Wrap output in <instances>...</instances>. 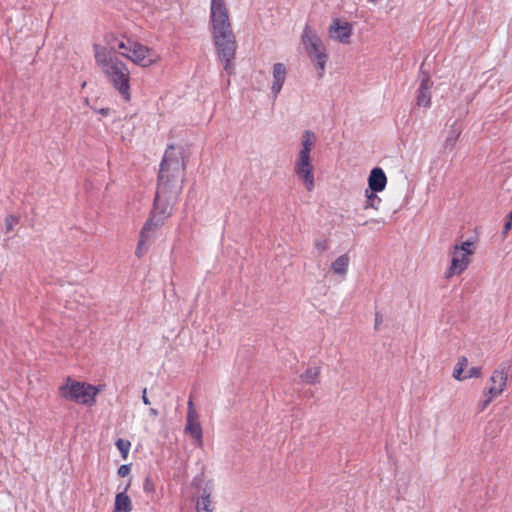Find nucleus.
<instances>
[{
    "instance_id": "obj_19",
    "label": "nucleus",
    "mask_w": 512,
    "mask_h": 512,
    "mask_svg": "<svg viewBox=\"0 0 512 512\" xmlns=\"http://www.w3.org/2000/svg\"><path fill=\"white\" fill-rule=\"evenodd\" d=\"M211 495L212 486L208 483L203 489L200 500L197 503L198 512H213Z\"/></svg>"
},
{
    "instance_id": "obj_28",
    "label": "nucleus",
    "mask_w": 512,
    "mask_h": 512,
    "mask_svg": "<svg viewBox=\"0 0 512 512\" xmlns=\"http://www.w3.org/2000/svg\"><path fill=\"white\" fill-rule=\"evenodd\" d=\"M459 135H460V132H459V131H456V130H455V131H453V132H452V133L447 137V139H446V143H447L448 145H453V144L457 141V139H458Z\"/></svg>"
},
{
    "instance_id": "obj_24",
    "label": "nucleus",
    "mask_w": 512,
    "mask_h": 512,
    "mask_svg": "<svg viewBox=\"0 0 512 512\" xmlns=\"http://www.w3.org/2000/svg\"><path fill=\"white\" fill-rule=\"evenodd\" d=\"M116 446L121 453L122 459L126 460L131 448V442L120 438L116 441Z\"/></svg>"
},
{
    "instance_id": "obj_9",
    "label": "nucleus",
    "mask_w": 512,
    "mask_h": 512,
    "mask_svg": "<svg viewBox=\"0 0 512 512\" xmlns=\"http://www.w3.org/2000/svg\"><path fill=\"white\" fill-rule=\"evenodd\" d=\"M127 60L141 68H149L157 65L161 61V55L153 48L148 47L138 41L130 46Z\"/></svg>"
},
{
    "instance_id": "obj_1",
    "label": "nucleus",
    "mask_w": 512,
    "mask_h": 512,
    "mask_svg": "<svg viewBox=\"0 0 512 512\" xmlns=\"http://www.w3.org/2000/svg\"><path fill=\"white\" fill-rule=\"evenodd\" d=\"M184 157L180 148L170 146L166 151L159 172V184L151 213L162 223L171 215L179 196L184 178Z\"/></svg>"
},
{
    "instance_id": "obj_30",
    "label": "nucleus",
    "mask_w": 512,
    "mask_h": 512,
    "mask_svg": "<svg viewBox=\"0 0 512 512\" xmlns=\"http://www.w3.org/2000/svg\"><path fill=\"white\" fill-rule=\"evenodd\" d=\"M142 401L145 405H149L150 404V400L149 398L147 397V389H143V393H142Z\"/></svg>"
},
{
    "instance_id": "obj_4",
    "label": "nucleus",
    "mask_w": 512,
    "mask_h": 512,
    "mask_svg": "<svg viewBox=\"0 0 512 512\" xmlns=\"http://www.w3.org/2000/svg\"><path fill=\"white\" fill-rule=\"evenodd\" d=\"M300 40L308 59L317 73V76L322 78L325 74L329 59V54L322 37L314 27L305 25L301 33Z\"/></svg>"
},
{
    "instance_id": "obj_10",
    "label": "nucleus",
    "mask_w": 512,
    "mask_h": 512,
    "mask_svg": "<svg viewBox=\"0 0 512 512\" xmlns=\"http://www.w3.org/2000/svg\"><path fill=\"white\" fill-rule=\"evenodd\" d=\"M353 33V23L339 17L332 18L327 29L329 39L342 45H349L351 43Z\"/></svg>"
},
{
    "instance_id": "obj_26",
    "label": "nucleus",
    "mask_w": 512,
    "mask_h": 512,
    "mask_svg": "<svg viewBox=\"0 0 512 512\" xmlns=\"http://www.w3.org/2000/svg\"><path fill=\"white\" fill-rule=\"evenodd\" d=\"M130 471H131V465L129 464H124V465H121L119 468H118V475L120 477H126L127 475L130 474Z\"/></svg>"
},
{
    "instance_id": "obj_32",
    "label": "nucleus",
    "mask_w": 512,
    "mask_h": 512,
    "mask_svg": "<svg viewBox=\"0 0 512 512\" xmlns=\"http://www.w3.org/2000/svg\"><path fill=\"white\" fill-rule=\"evenodd\" d=\"M100 113H101L102 115H107V114H108V109H101V110H100Z\"/></svg>"
},
{
    "instance_id": "obj_33",
    "label": "nucleus",
    "mask_w": 512,
    "mask_h": 512,
    "mask_svg": "<svg viewBox=\"0 0 512 512\" xmlns=\"http://www.w3.org/2000/svg\"><path fill=\"white\" fill-rule=\"evenodd\" d=\"M367 1H368V2H371V3H373V2H375L376 0H367Z\"/></svg>"
},
{
    "instance_id": "obj_17",
    "label": "nucleus",
    "mask_w": 512,
    "mask_h": 512,
    "mask_svg": "<svg viewBox=\"0 0 512 512\" xmlns=\"http://www.w3.org/2000/svg\"><path fill=\"white\" fill-rule=\"evenodd\" d=\"M379 192L371 190L364 191L363 209L365 211H379L382 205V198L378 195Z\"/></svg>"
},
{
    "instance_id": "obj_29",
    "label": "nucleus",
    "mask_w": 512,
    "mask_h": 512,
    "mask_svg": "<svg viewBox=\"0 0 512 512\" xmlns=\"http://www.w3.org/2000/svg\"><path fill=\"white\" fill-rule=\"evenodd\" d=\"M315 247L320 252H324V251L327 250L326 244L324 242H321V241L315 242Z\"/></svg>"
},
{
    "instance_id": "obj_12",
    "label": "nucleus",
    "mask_w": 512,
    "mask_h": 512,
    "mask_svg": "<svg viewBox=\"0 0 512 512\" xmlns=\"http://www.w3.org/2000/svg\"><path fill=\"white\" fill-rule=\"evenodd\" d=\"M162 225L163 223L160 219L158 220L155 216L150 215L139 233V240L135 250V255L138 258H141L146 253L148 245Z\"/></svg>"
},
{
    "instance_id": "obj_3",
    "label": "nucleus",
    "mask_w": 512,
    "mask_h": 512,
    "mask_svg": "<svg viewBox=\"0 0 512 512\" xmlns=\"http://www.w3.org/2000/svg\"><path fill=\"white\" fill-rule=\"evenodd\" d=\"M316 143V134L311 130H305L301 135L293 165L295 175L307 192H312L315 189V167L312 153Z\"/></svg>"
},
{
    "instance_id": "obj_22",
    "label": "nucleus",
    "mask_w": 512,
    "mask_h": 512,
    "mask_svg": "<svg viewBox=\"0 0 512 512\" xmlns=\"http://www.w3.org/2000/svg\"><path fill=\"white\" fill-rule=\"evenodd\" d=\"M468 366V359L466 357H460L453 370V378L457 381L465 380V373Z\"/></svg>"
},
{
    "instance_id": "obj_8",
    "label": "nucleus",
    "mask_w": 512,
    "mask_h": 512,
    "mask_svg": "<svg viewBox=\"0 0 512 512\" xmlns=\"http://www.w3.org/2000/svg\"><path fill=\"white\" fill-rule=\"evenodd\" d=\"M219 58L224 63V69L228 74L234 71L233 60L236 54V40L232 29L212 33Z\"/></svg>"
},
{
    "instance_id": "obj_20",
    "label": "nucleus",
    "mask_w": 512,
    "mask_h": 512,
    "mask_svg": "<svg viewBox=\"0 0 512 512\" xmlns=\"http://www.w3.org/2000/svg\"><path fill=\"white\" fill-rule=\"evenodd\" d=\"M350 263V258L348 255L343 254L337 257L331 264V269L333 273L345 276L348 271V266Z\"/></svg>"
},
{
    "instance_id": "obj_31",
    "label": "nucleus",
    "mask_w": 512,
    "mask_h": 512,
    "mask_svg": "<svg viewBox=\"0 0 512 512\" xmlns=\"http://www.w3.org/2000/svg\"><path fill=\"white\" fill-rule=\"evenodd\" d=\"M149 413H150V415H151V416H153V417L158 416V411H157L156 409H154V408H151V409L149 410Z\"/></svg>"
},
{
    "instance_id": "obj_7",
    "label": "nucleus",
    "mask_w": 512,
    "mask_h": 512,
    "mask_svg": "<svg viewBox=\"0 0 512 512\" xmlns=\"http://www.w3.org/2000/svg\"><path fill=\"white\" fill-rule=\"evenodd\" d=\"M508 368L504 365L492 371L482 393V399L478 402V410L484 411L491 402L502 395L507 387Z\"/></svg>"
},
{
    "instance_id": "obj_6",
    "label": "nucleus",
    "mask_w": 512,
    "mask_h": 512,
    "mask_svg": "<svg viewBox=\"0 0 512 512\" xmlns=\"http://www.w3.org/2000/svg\"><path fill=\"white\" fill-rule=\"evenodd\" d=\"M474 253L475 244L469 240L456 242L451 246L448 252L450 264L445 272V277L451 278L461 275L472 262Z\"/></svg>"
},
{
    "instance_id": "obj_5",
    "label": "nucleus",
    "mask_w": 512,
    "mask_h": 512,
    "mask_svg": "<svg viewBox=\"0 0 512 512\" xmlns=\"http://www.w3.org/2000/svg\"><path fill=\"white\" fill-rule=\"evenodd\" d=\"M104 385L94 386L86 382H80L67 378L58 388L60 397L80 405L94 406L97 395L103 390Z\"/></svg>"
},
{
    "instance_id": "obj_21",
    "label": "nucleus",
    "mask_w": 512,
    "mask_h": 512,
    "mask_svg": "<svg viewBox=\"0 0 512 512\" xmlns=\"http://www.w3.org/2000/svg\"><path fill=\"white\" fill-rule=\"evenodd\" d=\"M134 42L135 41H133V40L114 39V43H112V42L108 43L110 45V49H108V50L110 52L111 51L119 52V54L121 56H123L124 58L127 59V55L130 53L129 52L130 46H132V44H134Z\"/></svg>"
},
{
    "instance_id": "obj_25",
    "label": "nucleus",
    "mask_w": 512,
    "mask_h": 512,
    "mask_svg": "<svg viewBox=\"0 0 512 512\" xmlns=\"http://www.w3.org/2000/svg\"><path fill=\"white\" fill-rule=\"evenodd\" d=\"M482 376V368L473 366L466 370V373L464 375L465 380L472 379V378H480Z\"/></svg>"
},
{
    "instance_id": "obj_23",
    "label": "nucleus",
    "mask_w": 512,
    "mask_h": 512,
    "mask_svg": "<svg viewBox=\"0 0 512 512\" xmlns=\"http://www.w3.org/2000/svg\"><path fill=\"white\" fill-rule=\"evenodd\" d=\"M319 375L320 369L318 367H309L301 375V379L304 383L315 384L319 379Z\"/></svg>"
},
{
    "instance_id": "obj_13",
    "label": "nucleus",
    "mask_w": 512,
    "mask_h": 512,
    "mask_svg": "<svg viewBox=\"0 0 512 512\" xmlns=\"http://www.w3.org/2000/svg\"><path fill=\"white\" fill-rule=\"evenodd\" d=\"M184 431L186 434H189L195 440V442L198 446H202V444H203L202 427H201V423L199 420V415L191 401L188 403V411H187L186 425H185Z\"/></svg>"
},
{
    "instance_id": "obj_15",
    "label": "nucleus",
    "mask_w": 512,
    "mask_h": 512,
    "mask_svg": "<svg viewBox=\"0 0 512 512\" xmlns=\"http://www.w3.org/2000/svg\"><path fill=\"white\" fill-rule=\"evenodd\" d=\"M431 87L432 82L430 79L425 78L421 81L419 89L417 91L416 105L420 108H430L431 106Z\"/></svg>"
},
{
    "instance_id": "obj_27",
    "label": "nucleus",
    "mask_w": 512,
    "mask_h": 512,
    "mask_svg": "<svg viewBox=\"0 0 512 512\" xmlns=\"http://www.w3.org/2000/svg\"><path fill=\"white\" fill-rule=\"evenodd\" d=\"M512 229V211L508 214L506 223L504 225L502 234L506 236L508 232Z\"/></svg>"
},
{
    "instance_id": "obj_2",
    "label": "nucleus",
    "mask_w": 512,
    "mask_h": 512,
    "mask_svg": "<svg viewBox=\"0 0 512 512\" xmlns=\"http://www.w3.org/2000/svg\"><path fill=\"white\" fill-rule=\"evenodd\" d=\"M94 58L102 73L125 101H130V71L127 65L113 57L107 47L94 44Z\"/></svg>"
},
{
    "instance_id": "obj_11",
    "label": "nucleus",
    "mask_w": 512,
    "mask_h": 512,
    "mask_svg": "<svg viewBox=\"0 0 512 512\" xmlns=\"http://www.w3.org/2000/svg\"><path fill=\"white\" fill-rule=\"evenodd\" d=\"M210 23L212 26V33L232 29L229 10L225 0H211Z\"/></svg>"
},
{
    "instance_id": "obj_18",
    "label": "nucleus",
    "mask_w": 512,
    "mask_h": 512,
    "mask_svg": "<svg viewBox=\"0 0 512 512\" xmlns=\"http://www.w3.org/2000/svg\"><path fill=\"white\" fill-rule=\"evenodd\" d=\"M129 484L126 486L127 490ZM132 510V501L127 495L126 491L120 492L115 496L114 510L113 512H130Z\"/></svg>"
},
{
    "instance_id": "obj_14",
    "label": "nucleus",
    "mask_w": 512,
    "mask_h": 512,
    "mask_svg": "<svg viewBox=\"0 0 512 512\" xmlns=\"http://www.w3.org/2000/svg\"><path fill=\"white\" fill-rule=\"evenodd\" d=\"M368 187L366 190H371L374 192H382L385 190L388 178L380 167H374L367 178Z\"/></svg>"
},
{
    "instance_id": "obj_16",
    "label": "nucleus",
    "mask_w": 512,
    "mask_h": 512,
    "mask_svg": "<svg viewBox=\"0 0 512 512\" xmlns=\"http://www.w3.org/2000/svg\"><path fill=\"white\" fill-rule=\"evenodd\" d=\"M286 67L282 63H276L273 66V80L271 84V91L276 96L282 90L286 79Z\"/></svg>"
}]
</instances>
